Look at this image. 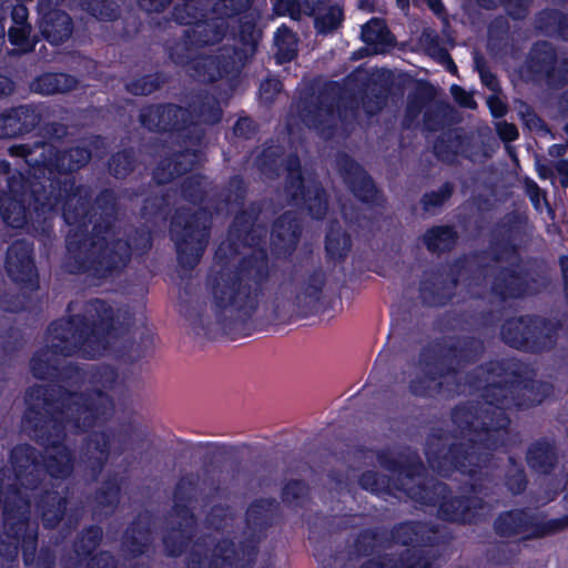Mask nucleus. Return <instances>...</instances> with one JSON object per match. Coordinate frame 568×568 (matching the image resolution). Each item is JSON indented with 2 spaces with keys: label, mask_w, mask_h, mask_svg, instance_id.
<instances>
[{
  "label": "nucleus",
  "mask_w": 568,
  "mask_h": 568,
  "mask_svg": "<svg viewBox=\"0 0 568 568\" xmlns=\"http://www.w3.org/2000/svg\"><path fill=\"white\" fill-rule=\"evenodd\" d=\"M486 373L499 378L488 383L481 392L484 405L471 413L465 407L453 409V420L465 424L478 440L453 442L426 450L429 466L442 477L449 478L454 473L473 479V495H453L450 486L439 480H426L404 491L409 499L420 506L437 507V516L446 523L477 525L484 520L488 498L486 481L494 452L506 446L510 417L507 410L528 409L540 405L551 392L547 382L535 379L527 366L515 359H496L486 364Z\"/></svg>",
  "instance_id": "f257e3e1"
},
{
  "label": "nucleus",
  "mask_w": 568,
  "mask_h": 568,
  "mask_svg": "<svg viewBox=\"0 0 568 568\" xmlns=\"http://www.w3.org/2000/svg\"><path fill=\"white\" fill-rule=\"evenodd\" d=\"M48 205L52 234L38 237L44 244L54 239V217L61 211L64 222L72 229L65 236L67 255L64 270L69 274H87L92 278L106 280L119 275L130 263L132 252L146 253L152 246L151 233L145 227H134L126 239L108 241L114 234L118 220V196L112 189H102L92 201L85 185L74 181H54Z\"/></svg>",
  "instance_id": "f03ea898"
},
{
  "label": "nucleus",
  "mask_w": 568,
  "mask_h": 568,
  "mask_svg": "<svg viewBox=\"0 0 568 568\" xmlns=\"http://www.w3.org/2000/svg\"><path fill=\"white\" fill-rule=\"evenodd\" d=\"M30 399L40 400L42 407L30 405L23 419L33 440L45 450L41 453L43 479L68 478L73 471L74 456L64 444L67 427L88 432L113 414V402L104 393H72L65 386L51 383L34 385L27 390Z\"/></svg>",
  "instance_id": "7ed1b4c3"
},
{
  "label": "nucleus",
  "mask_w": 568,
  "mask_h": 568,
  "mask_svg": "<svg viewBox=\"0 0 568 568\" xmlns=\"http://www.w3.org/2000/svg\"><path fill=\"white\" fill-rule=\"evenodd\" d=\"M116 324L114 308L101 298L88 301L82 313L52 321L47 329L50 343L30 359L33 377L50 382H82L81 367L73 363L60 365L57 357H71L78 353L87 359L102 356L116 336Z\"/></svg>",
  "instance_id": "20e7f679"
},
{
  "label": "nucleus",
  "mask_w": 568,
  "mask_h": 568,
  "mask_svg": "<svg viewBox=\"0 0 568 568\" xmlns=\"http://www.w3.org/2000/svg\"><path fill=\"white\" fill-rule=\"evenodd\" d=\"M237 252L235 242H221L214 254L219 268L211 271L206 277L213 313L217 324L227 334L253 318L270 278L266 247L257 246L236 264H231V257Z\"/></svg>",
  "instance_id": "39448f33"
},
{
  "label": "nucleus",
  "mask_w": 568,
  "mask_h": 568,
  "mask_svg": "<svg viewBox=\"0 0 568 568\" xmlns=\"http://www.w3.org/2000/svg\"><path fill=\"white\" fill-rule=\"evenodd\" d=\"M484 353V341L474 335L426 343L418 352L415 362L418 372L408 382L409 393L418 398H436L444 393L446 378L479 362Z\"/></svg>",
  "instance_id": "423d86ee"
},
{
  "label": "nucleus",
  "mask_w": 568,
  "mask_h": 568,
  "mask_svg": "<svg viewBox=\"0 0 568 568\" xmlns=\"http://www.w3.org/2000/svg\"><path fill=\"white\" fill-rule=\"evenodd\" d=\"M180 192L184 201L199 209H176L170 222V237L175 244L179 265L185 271H192L207 247L214 213L212 205L215 203L210 200V205H203L207 202V178L201 173L185 176Z\"/></svg>",
  "instance_id": "0eeeda50"
},
{
  "label": "nucleus",
  "mask_w": 568,
  "mask_h": 568,
  "mask_svg": "<svg viewBox=\"0 0 568 568\" xmlns=\"http://www.w3.org/2000/svg\"><path fill=\"white\" fill-rule=\"evenodd\" d=\"M30 181L24 173L12 169L9 161L0 160V215L2 221L12 229H26L34 237L48 239L52 234V225L45 216L53 192Z\"/></svg>",
  "instance_id": "6e6552de"
},
{
  "label": "nucleus",
  "mask_w": 568,
  "mask_h": 568,
  "mask_svg": "<svg viewBox=\"0 0 568 568\" xmlns=\"http://www.w3.org/2000/svg\"><path fill=\"white\" fill-rule=\"evenodd\" d=\"M223 111L213 94L203 91L194 94L183 108L174 103H152L141 108L139 122L149 132L170 133L181 144L201 146L205 130L201 124L214 125Z\"/></svg>",
  "instance_id": "1a4fd4ad"
},
{
  "label": "nucleus",
  "mask_w": 568,
  "mask_h": 568,
  "mask_svg": "<svg viewBox=\"0 0 568 568\" xmlns=\"http://www.w3.org/2000/svg\"><path fill=\"white\" fill-rule=\"evenodd\" d=\"M284 150L272 140L266 141L254 159V166L268 180H277L284 168L286 179L284 191L290 203L307 211L316 221L325 219L328 211V196L326 190L317 181L305 182L300 156L291 152L285 159Z\"/></svg>",
  "instance_id": "9d476101"
},
{
  "label": "nucleus",
  "mask_w": 568,
  "mask_h": 568,
  "mask_svg": "<svg viewBox=\"0 0 568 568\" xmlns=\"http://www.w3.org/2000/svg\"><path fill=\"white\" fill-rule=\"evenodd\" d=\"M7 470L0 469V508L2 509V536L0 556L14 561L21 550L22 561L28 565L33 559L32 550L38 548L39 527L30 518V497L16 485L3 491Z\"/></svg>",
  "instance_id": "9b49d317"
},
{
  "label": "nucleus",
  "mask_w": 568,
  "mask_h": 568,
  "mask_svg": "<svg viewBox=\"0 0 568 568\" xmlns=\"http://www.w3.org/2000/svg\"><path fill=\"white\" fill-rule=\"evenodd\" d=\"M11 152L24 159L32 178L26 176L32 182L41 183L45 191L51 190L50 184L54 181H74L79 186L73 173L85 168L92 159V149L87 144H75L60 150L52 143L37 142L32 146H12Z\"/></svg>",
  "instance_id": "f8f14e48"
},
{
  "label": "nucleus",
  "mask_w": 568,
  "mask_h": 568,
  "mask_svg": "<svg viewBox=\"0 0 568 568\" xmlns=\"http://www.w3.org/2000/svg\"><path fill=\"white\" fill-rule=\"evenodd\" d=\"M453 536L439 525L422 520H404L395 524L389 531V539L397 545L413 548L394 556L395 568H433L438 555L426 548L446 547Z\"/></svg>",
  "instance_id": "ddd939ff"
},
{
  "label": "nucleus",
  "mask_w": 568,
  "mask_h": 568,
  "mask_svg": "<svg viewBox=\"0 0 568 568\" xmlns=\"http://www.w3.org/2000/svg\"><path fill=\"white\" fill-rule=\"evenodd\" d=\"M560 328L558 320L535 313L521 314L504 321L500 326V338L514 349L542 354L556 346Z\"/></svg>",
  "instance_id": "4468645a"
},
{
  "label": "nucleus",
  "mask_w": 568,
  "mask_h": 568,
  "mask_svg": "<svg viewBox=\"0 0 568 568\" xmlns=\"http://www.w3.org/2000/svg\"><path fill=\"white\" fill-rule=\"evenodd\" d=\"M134 435L135 427L130 422L89 432L80 448V460L87 478L97 481L109 459L118 458L129 449Z\"/></svg>",
  "instance_id": "2eb2a0df"
},
{
  "label": "nucleus",
  "mask_w": 568,
  "mask_h": 568,
  "mask_svg": "<svg viewBox=\"0 0 568 568\" xmlns=\"http://www.w3.org/2000/svg\"><path fill=\"white\" fill-rule=\"evenodd\" d=\"M378 465L390 474L393 478L374 469H367L359 474L358 486L376 496H394L395 491H404V479L413 480L425 473V466L418 456H395L389 449H379L376 453Z\"/></svg>",
  "instance_id": "dca6fc26"
},
{
  "label": "nucleus",
  "mask_w": 568,
  "mask_h": 568,
  "mask_svg": "<svg viewBox=\"0 0 568 568\" xmlns=\"http://www.w3.org/2000/svg\"><path fill=\"white\" fill-rule=\"evenodd\" d=\"M478 253L463 254L449 264L437 263L425 270L418 283V296L424 306L440 308L449 305L456 297L460 278L470 272V261Z\"/></svg>",
  "instance_id": "f3484780"
},
{
  "label": "nucleus",
  "mask_w": 568,
  "mask_h": 568,
  "mask_svg": "<svg viewBox=\"0 0 568 568\" xmlns=\"http://www.w3.org/2000/svg\"><path fill=\"white\" fill-rule=\"evenodd\" d=\"M568 528V515L540 520L528 508H513L500 511L493 523L494 532L504 539L520 537L521 540L540 539Z\"/></svg>",
  "instance_id": "a211bd4d"
},
{
  "label": "nucleus",
  "mask_w": 568,
  "mask_h": 568,
  "mask_svg": "<svg viewBox=\"0 0 568 568\" xmlns=\"http://www.w3.org/2000/svg\"><path fill=\"white\" fill-rule=\"evenodd\" d=\"M521 77L527 82H545L550 89L568 85V55L559 60L556 47L547 40L534 42L521 67Z\"/></svg>",
  "instance_id": "6ab92c4d"
},
{
  "label": "nucleus",
  "mask_w": 568,
  "mask_h": 568,
  "mask_svg": "<svg viewBox=\"0 0 568 568\" xmlns=\"http://www.w3.org/2000/svg\"><path fill=\"white\" fill-rule=\"evenodd\" d=\"M342 87L336 81L327 82L317 94L304 97L301 100L300 115L303 123L318 134L331 138L335 131V113L342 119L341 103Z\"/></svg>",
  "instance_id": "aec40b11"
},
{
  "label": "nucleus",
  "mask_w": 568,
  "mask_h": 568,
  "mask_svg": "<svg viewBox=\"0 0 568 568\" xmlns=\"http://www.w3.org/2000/svg\"><path fill=\"white\" fill-rule=\"evenodd\" d=\"M11 470H7L3 491L8 486L16 485L29 497L27 490L37 489L43 481V469L41 463V452L29 444L14 446L10 452Z\"/></svg>",
  "instance_id": "412c9836"
},
{
  "label": "nucleus",
  "mask_w": 568,
  "mask_h": 568,
  "mask_svg": "<svg viewBox=\"0 0 568 568\" xmlns=\"http://www.w3.org/2000/svg\"><path fill=\"white\" fill-rule=\"evenodd\" d=\"M4 270L8 277L21 290L38 291L40 276L36 264L34 243L24 237L14 240L7 248Z\"/></svg>",
  "instance_id": "4be33fe9"
},
{
  "label": "nucleus",
  "mask_w": 568,
  "mask_h": 568,
  "mask_svg": "<svg viewBox=\"0 0 568 568\" xmlns=\"http://www.w3.org/2000/svg\"><path fill=\"white\" fill-rule=\"evenodd\" d=\"M538 280L518 263L499 265L490 281V293L501 302L523 300L537 293Z\"/></svg>",
  "instance_id": "5701e85b"
},
{
  "label": "nucleus",
  "mask_w": 568,
  "mask_h": 568,
  "mask_svg": "<svg viewBox=\"0 0 568 568\" xmlns=\"http://www.w3.org/2000/svg\"><path fill=\"white\" fill-rule=\"evenodd\" d=\"M337 166L343 182L357 201L369 207L384 206L385 196L382 190L356 160L347 153H342L337 158Z\"/></svg>",
  "instance_id": "b1692460"
},
{
  "label": "nucleus",
  "mask_w": 568,
  "mask_h": 568,
  "mask_svg": "<svg viewBox=\"0 0 568 568\" xmlns=\"http://www.w3.org/2000/svg\"><path fill=\"white\" fill-rule=\"evenodd\" d=\"M263 537L251 531L240 541L239 549L232 539L222 538L213 547L207 568H253Z\"/></svg>",
  "instance_id": "393cba45"
},
{
  "label": "nucleus",
  "mask_w": 568,
  "mask_h": 568,
  "mask_svg": "<svg viewBox=\"0 0 568 568\" xmlns=\"http://www.w3.org/2000/svg\"><path fill=\"white\" fill-rule=\"evenodd\" d=\"M70 488L64 486L61 490L54 485L43 489L36 497V510L45 529H55L68 515L69 526L77 525L80 515L73 509L68 514Z\"/></svg>",
  "instance_id": "a878e982"
},
{
  "label": "nucleus",
  "mask_w": 568,
  "mask_h": 568,
  "mask_svg": "<svg viewBox=\"0 0 568 568\" xmlns=\"http://www.w3.org/2000/svg\"><path fill=\"white\" fill-rule=\"evenodd\" d=\"M302 223L295 213L285 211L272 223L270 251L275 260H288L297 248L302 236Z\"/></svg>",
  "instance_id": "bb28decb"
},
{
  "label": "nucleus",
  "mask_w": 568,
  "mask_h": 568,
  "mask_svg": "<svg viewBox=\"0 0 568 568\" xmlns=\"http://www.w3.org/2000/svg\"><path fill=\"white\" fill-rule=\"evenodd\" d=\"M526 220V216L521 213L510 211L496 223L489 241L490 258L493 262L500 263L518 255V245L515 243V240Z\"/></svg>",
  "instance_id": "cd10ccee"
},
{
  "label": "nucleus",
  "mask_w": 568,
  "mask_h": 568,
  "mask_svg": "<svg viewBox=\"0 0 568 568\" xmlns=\"http://www.w3.org/2000/svg\"><path fill=\"white\" fill-rule=\"evenodd\" d=\"M42 104L24 103L0 113V139H16L33 132L42 122Z\"/></svg>",
  "instance_id": "c85d7f7f"
},
{
  "label": "nucleus",
  "mask_w": 568,
  "mask_h": 568,
  "mask_svg": "<svg viewBox=\"0 0 568 568\" xmlns=\"http://www.w3.org/2000/svg\"><path fill=\"white\" fill-rule=\"evenodd\" d=\"M103 540V529L99 525L82 528L60 555L62 568H80L91 558Z\"/></svg>",
  "instance_id": "c756f323"
},
{
  "label": "nucleus",
  "mask_w": 568,
  "mask_h": 568,
  "mask_svg": "<svg viewBox=\"0 0 568 568\" xmlns=\"http://www.w3.org/2000/svg\"><path fill=\"white\" fill-rule=\"evenodd\" d=\"M38 27L42 39L51 45L65 43L74 30L71 16L50 3L39 7Z\"/></svg>",
  "instance_id": "7c9ffc66"
},
{
  "label": "nucleus",
  "mask_w": 568,
  "mask_h": 568,
  "mask_svg": "<svg viewBox=\"0 0 568 568\" xmlns=\"http://www.w3.org/2000/svg\"><path fill=\"white\" fill-rule=\"evenodd\" d=\"M183 150L176 151L163 158L152 172V180L158 185L171 183L179 176L192 171L200 161L201 151L199 146L183 144Z\"/></svg>",
  "instance_id": "2f4dec72"
},
{
  "label": "nucleus",
  "mask_w": 568,
  "mask_h": 568,
  "mask_svg": "<svg viewBox=\"0 0 568 568\" xmlns=\"http://www.w3.org/2000/svg\"><path fill=\"white\" fill-rule=\"evenodd\" d=\"M240 63L229 48H222L219 54L195 58L192 69L199 81L213 83L230 75Z\"/></svg>",
  "instance_id": "473e14b6"
},
{
  "label": "nucleus",
  "mask_w": 568,
  "mask_h": 568,
  "mask_svg": "<svg viewBox=\"0 0 568 568\" xmlns=\"http://www.w3.org/2000/svg\"><path fill=\"white\" fill-rule=\"evenodd\" d=\"M326 282V273L321 266L315 267L301 282L294 303L302 316L315 315L321 311L323 290Z\"/></svg>",
  "instance_id": "72a5a7b5"
},
{
  "label": "nucleus",
  "mask_w": 568,
  "mask_h": 568,
  "mask_svg": "<svg viewBox=\"0 0 568 568\" xmlns=\"http://www.w3.org/2000/svg\"><path fill=\"white\" fill-rule=\"evenodd\" d=\"M229 21L210 10L196 24L184 32V38L195 48H204L220 43L227 33Z\"/></svg>",
  "instance_id": "f704fd0d"
},
{
  "label": "nucleus",
  "mask_w": 568,
  "mask_h": 568,
  "mask_svg": "<svg viewBox=\"0 0 568 568\" xmlns=\"http://www.w3.org/2000/svg\"><path fill=\"white\" fill-rule=\"evenodd\" d=\"M280 504L274 497H260L252 500L246 509V527L260 536L273 527L278 516Z\"/></svg>",
  "instance_id": "c9c22d12"
},
{
  "label": "nucleus",
  "mask_w": 568,
  "mask_h": 568,
  "mask_svg": "<svg viewBox=\"0 0 568 568\" xmlns=\"http://www.w3.org/2000/svg\"><path fill=\"white\" fill-rule=\"evenodd\" d=\"M526 463L532 471L550 475L558 464L555 443L546 437L534 440L527 448Z\"/></svg>",
  "instance_id": "e433bc0d"
},
{
  "label": "nucleus",
  "mask_w": 568,
  "mask_h": 568,
  "mask_svg": "<svg viewBox=\"0 0 568 568\" xmlns=\"http://www.w3.org/2000/svg\"><path fill=\"white\" fill-rule=\"evenodd\" d=\"M257 19L258 13L256 11L239 17L237 42L241 47H232L229 49L241 64L253 57L257 50L261 39V32L256 29Z\"/></svg>",
  "instance_id": "4c0bfd02"
},
{
  "label": "nucleus",
  "mask_w": 568,
  "mask_h": 568,
  "mask_svg": "<svg viewBox=\"0 0 568 568\" xmlns=\"http://www.w3.org/2000/svg\"><path fill=\"white\" fill-rule=\"evenodd\" d=\"M123 550L132 558L145 555L152 546V531L148 523L134 518L122 535Z\"/></svg>",
  "instance_id": "58836bf2"
},
{
  "label": "nucleus",
  "mask_w": 568,
  "mask_h": 568,
  "mask_svg": "<svg viewBox=\"0 0 568 568\" xmlns=\"http://www.w3.org/2000/svg\"><path fill=\"white\" fill-rule=\"evenodd\" d=\"M459 234L452 224L433 225L422 235V243L430 254L450 253L458 244Z\"/></svg>",
  "instance_id": "ea45409f"
},
{
  "label": "nucleus",
  "mask_w": 568,
  "mask_h": 568,
  "mask_svg": "<svg viewBox=\"0 0 568 568\" xmlns=\"http://www.w3.org/2000/svg\"><path fill=\"white\" fill-rule=\"evenodd\" d=\"M122 489V478L116 474H109L92 496L94 513L109 516L116 509Z\"/></svg>",
  "instance_id": "a19ab883"
},
{
  "label": "nucleus",
  "mask_w": 568,
  "mask_h": 568,
  "mask_svg": "<svg viewBox=\"0 0 568 568\" xmlns=\"http://www.w3.org/2000/svg\"><path fill=\"white\" fill-rule=\"evenodd\" d=\"M263 206L258 201L251 202L245 209L241 207L236 212L231 223V233L240 240H251L254 244H258L263 235L255 236L254 226L260 215L262 214Z\"/></svg>",
  "instance_id": "79ce46f5"
},
{
  "label": "nucleus",
  "mask_w": 568,
  "mask_h": 568,
  "mask_svg": "<svg viewBox=\"0 0 568 568\" xmlns=\"http://www.w3.org/2000/svg\"><path fill=\"white\" fill-rule=\"evenodd\" d=\"M196 534V528L183 523L172 524L162 536L164 554L170 558L181 557L190 547Z\"/></svg>",
  "instance_id": "37998d69"
},
{
  "label": "nucleus",
  "mask_w": 568,
  "mask_h": 568,
  "mask_svg": "<svg viewBox=\"0 0 568 568\" xmlns=\"http://www.w3.org/2000/svg\"><path fill=\"white\" fill-rule=\"evenodd\" d=\"M361 39L364 43L372 47L375 52H384L393 48L395 37L390 32L385 19L373 17L361 30Z\"/></svg>",
  "instance_id": "c03bdc74"
},
{
  "label": "nucleus",
  "mask_w": 568,
  "mask_h": 568,
  "mask_svg": "<svg viewBox=\"0 0 568 568\" xmlns=\"http://www.w3.org/2000/svg\"><path fill=\"white\" fill-rule=\"evenodd\" d=\"M78 79L65 72H45L38 75L31 88L34 92L51 95L57 93H65L78 87Z\"/></svg>",
  "instance_id": "a18cd8bd"
},
{
  "label": "nucleus",
  "mask_w": 568,
  "mask_h": 568,
  "mask_svg": "<svg viewBox=\"0 0 568 568\" xmlns=\"http://www.w3.org/2000/svg\"><path fill=\"white\" fill-rule=\"evenodd\" d=\"M324 248L326 257L333 262H343L352 248L351 235L337 221H332L328 225Z\"/></svg>",
  "instance_id": "49530a36"
},
{
  "label": "nucleus",
  "mask_w": 568,
  "mask_h": 568,
  "mask_svg": "<svg viewBox=\"0 0 568 568\" xmlns=\"http://www.w3.org/2000/svg\"><path fill=\"white\" fill-rule=\"evenodd\" d=\"M283 505L290 509H305L312 499V489L308 483L301 478L286 479L280 490Z\"/></svg>",
  "instance_id": "de8ad7c7"
},
{
  "label": "nucleus",
  "mask_w": 568,
  "mask_h": 568,
  "mask_svg": "<svg viewBox=\"0 0 568 568\" xmlns=\"http://www.w3.org/2000/svg\"><path fill=\"white\" fill-rule=\"evenodd\" d=\"M465 141L466 136L459 129H448L434 140L433 153L437 160L453 163Z\"/></svg>",
  "instance_id": "09e8293b"
},
{
  "label": "nucleus",
  "mask_w": 568,
  "mask_h": 568,
  "mask_svg": "<svg viewBox=\"0 0 568 568\" xmlns=\"http://www.w3.org/2000/svg\"><path fill=\"white\" fill-rule=\"evenodd\" d=\"M390 95L388 84L373 82L359 90V100L367 116L377 115L386 106Z\"/></svg>",
  "instance_id": "8fccbe9b"
},
{
  "label": "nucleus",
  "mask_w": 568,
  "mask_h": 568,
  "mask_svg": "<svg viewBox=\"0 0 568 568\" xmlns=\"http://www.w3.org/2000/svg\"><path fill=\"white\" fill-rule=\"evenodd\" d=\"M247 184L242 175H232L225 189L221 193L222 199L216 201L215 205H212V210L215 214H219L224 207L233 204L239 207H243L247 196Z\"/></svg>",
  "instance_id": "3c124183"
},
{
  "label": "nucleus",
  "mask_w": 568,
  "mask_h": 568,
  "mask_svg": "<svg viewBox=\"0 0 568 568\" xmlns=\"http://www.w3.org/2000/svg\"><path fill=\"white\" fill-rule=\"evenodd\" d=\"M503 484L513 496L523 495L529 484L524 464L515 456H509L503 473Z\"/></svg>",
  "instance_id": "603ef678"
},
{
  "label": "nucleus",
  "mask_w": 568,
  "mask_h": 568,
  "mask_svg": "<svg viewBox=\"0 0 568 568\" xmlns=\"http://www.w3.org/2000/svg\"><path fill=\"white\" fill-rule=\"evenodd\" d=\"M276 51L274 58L277 64L292 62L297 57V37L286 24H281L274 33Z\"/></svg>",
  "instance_id": "864d4df0"
},
{
  "label": "nucleus",
  "mask_w": 568,
  "mask_h": 568,
  "mask_svg": "<svg viewBox=\"0 0 568 568\" xmlns=\"http://www.w3.org/2000/svg\"><path fill=\"white\" fill-rule=\"evenodd\" d=\"M6 36L13 47L9 52L10 55H23L33 52L40 40L37 34H32V26H9Z\"/></svg>",
  "instance_id": "5fc2aeb1"
},
{
  "label": "nucleus",
  "mask_w": 568,
  "mask_h": 568,
  "mask_svg": "<svg viewBox=\"0 0 568 568\" xmlns=\"http://www.w3.org/2000/svg\"><path fill=\"white\" fill-rule=\"evenodd\" d=\"M206 16H210V10L200 0H183V3H176L171 11L172 21L190 28Z\"/></svg>",
  "instance_id": "6e6d98bb"
},
{
  "label": "nucleus",
  "mask_w": 568,
  "mask_h": 568,
  "mask_svg": "<svg viewBox=\"0 0 568 568\" xmlns=\"http://www.w3.org/2000/svg\"><path fill=\"white\" fill-rule=\"evenodd\" d=\"M433 97V85L427 82H420L417 87L415 93L408 95L407 104L404 112L403 125L405 128H409L413 123H415L426 103Z\"/></svg>",
  "instance_id": "4d7b16f0"
},
{
  "label": "nucleus",
  "mask_w": 568,
  "mask_h": 568,
  "mask_svg": "<svg viewBox=\"0 0 568 568\" xmlns=\"http://www.w3.org/2000/svg\"><path fill=\"white\" fill-rule=\"evenodd\" d=\"M453 106L444 101L428 105L423 113L424 130L430 133L443 130L453 121Z\"/></svg>",
  "instance_id": "13d9d810"
},
{
  "label": "nucleus",
  "mask_w": 568,
  "mask_h": 568,
  "mask_svg": "<svg viewBox=\"0 0 568 568\" xmlns=\"http://www.w3.org/2000/svg\"><path fill=\"white\" fill-rule=\"evenodd\" d=\"M78 3L84 12L101 22H114L121 14L115 0H78Z\"/></svg>",
  "instance_id": "bf43d9fd"
},
{
  "label": "nucleus",
  "mask_w": 568,
  "mask_h": 568,
  "mask_svg": "<svg viewBox=\"0 0 568 568\" xmlns=\"http://www.w3.org/2000/svg\"><path fill=\"white\" fill-rule=\"evenodd\" d=\"M168 81L169 77L164 72L155 71L125 83V90L135 97L150 95L159 91Z\"/></svg>",
  "instance_id": "052dcab7"
},
{
  "label": "nucleus",
  "mask_w": 568,
  "mask_h": 568,
  "mask_svg": "<svg viewBox=\"0 0 568 568\" xmlns=\"http://www.w3.org/2000/svg\"><path fill=\"white\" fill-rule=\"evenodd\" d=\"M534 0H476L479 8L491 11L503 7L514 21H524L530 11Z\"/></svg>",
  "instance_id": "680f3d73"
},
{
  "label": "nucleus",
  "mask_w": 568,
  "mask_h": 568,
  "mask_svg": "<svg viewBox=\"0 0 568 568\" xmlns=\"http://www.w3.org/2000/svg\"><path fill=\"white\" fill-rule=\"evenodd\" d=\"M85 375L90 384L101 388L88 389L84 393L100 390L113 399L112 396L106 393V390H112L114 388L119 379V373L113 366L106 364L93 365L89 368ZM112 402L114 403V400Z\"/></svg>",
  "instance_id": "e2e57ef3"
},
{
  "label": "nucleus",
  "mask_w": 568,
  "mask_h": 568,
  "mask_svg": "<svg viewBox=\"0 0 568 568\" xmlns=\"http://www.w3.org/2000/svg\"><path fill=\"white\" fill-rule=\"evenodd\" d=\"M136 166V155L133 148L121 149L108 160V170L110 174L116 180L126 179Z\"/></svg>",
  "instance_id": "0e129e2a"
},
{
  "label": "nucleus",
  "mask_w": 568,
  "mask_h": 568,
  "mask_svg": "<svg viewBox=\"0 0 568 568\" xmlns=\"http://www.w3.org/2000/svg\"><path fill=\"white\" fill-rule=\"evenodd\" d=\"M382 541V532L377 528H364L354 539V551L358 557L374 555Z\"/></svg>",
  "instance_id": "69168bd1"
},
{
  "label": "nucleus",
  "mask_w": 568,
  "mask_h": 568,
  "mask_svg": "<svg viewBox=\"0 0 568 568\" xmlns=\"http://www.w3.org/2000/svg\"><path fill=\"white\" fill-rule=\"evenodd\" d=\"M344 21L343 8L338 4H332L326 12L318 14L314 19V28L318 34H328L337 30Z\"/></svg>",
  "instance_id": "338daca9"
},
{
  "label": "nucleus",
  "mask_w": 568,
  "mask_h": 568,
  "mask_svg": "<svg viewBox=\"0 0 568 568\" xmlns=\"http://www.w3.org/2000/svg\"><path fill=\"white\" fill-rule=\"evenodd\" d=\"M253 2L254 0H216L212 11L227 20L255 12L252 10Z\"/></svg>",
  "instance_id": "774afa93"
}]
</instances>
